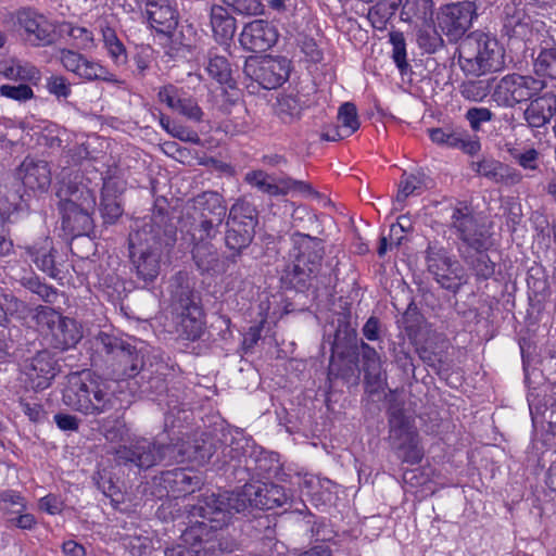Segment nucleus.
<instances>
[{"label": "nucleus", "mask_w": 556, "mask_h": 556, "mask_svg": "<svg viewBox=\"0 0 556 556\" xmlns=\"http://www.w3.org/2000/svg\"><path fill=\"white\" fill-rule=\"evenodd\" d=\"M491 91L490 80L468 79L459 85V92L463 98L473 102L483 101Z\"/></svg>", "instance_id": "nucleus-43"}, {"label": "nucleus", "mask_w": 556, "mask_h": 556, "mask_svg": "<svg viewBox=\"0 0 556 556\" xmlns=\"http://www.w3.org/2000/svg\"><path fill=\"white\" fill-rule=\"evenodd\" d=\"M164 217L153 216L136 220L128 243L137 275L146 282H152L160 274L165 254L176 241V231L170 225H162Z\"/></svg>", "instance_id": "nucleus-2"}, {"label": "nucleus", "mask_w": 556, "mask_h": 556, "mask_svg": "<svg viewBox=\"0 0 556 556\" xmlns=\"http://www.w3.org/2000/svg\"><path fill=\"white\" fill-rule=\"evenodd\" d=\"M470 169L491 181L500 182L503 177L502 173L504 172L503 169H505V164L493 157L483 156L478 161H472L470 163Z\"/></svg>", "instance_id": "nucleus-41"}, {"label": "nucleus", "mask_w": 556, "mask_h": 556, "mask_svg": "<svg viewBox=\"0 0 556 556\" xmlns=\"http://www.w3.org/2000/svg\"><path fill=\"white\" fill-rule=\"evenodd\" d=\"M244 180L263 193L271 197L276 195L277 193L275 179L264 170L258 169L249 172L245 174Z\"/></svg>", "instance_id": "nucleus-49"}, {"label": "nucleus", "mask_w": 556, "mask_h": 556, "mask_svg": "<svg viewBox=\"0 0 556 556\" xmlns=\"http://www.w3.org/2000/svg\"><path fill=\"white\" fill-rule=\"evenodd\" d=\"M523 112L525 121L530 127L540 128L551 122L556 113V96L545 92L530 99Z\"/></svg>", "instance_id": "nucleus-26"}, {"label": "nucleus", "mask_w": 556, "mask_h": 556, "mask_svg": "<svg viewBox=\"0 0 556 556\" xmlns=\"http://www.w3.org/2000/svg\"><path fill=\"white\" fill-rule=\"evenodd\" d=\"M0 73L8 79L31 81L39 78V70L21 61L10 60L0 64Z\"/></svg>", "instance_id": "nucleus-40"}, {"label": "nucleus", "mask_w": 556, "mask_h": 556, "mask_svg": "<svg viewBox=\"0 0 556 556\" xmlns=\"http://www.w3.org/2000/svg\"><path fill=\"white\" fill-rule=\"evenodd\" d=\"M276 188L277 193L275 197L286 195L293 191H296L307 197L318 195V192H316L309 184L302 180H295L290 177H283L276 181Z\"/></svg>", "instance_id": "nucleus-48"}, {"label": "nucleus", "mask_w": 556, "mask_h": 556, "mask_svg": "<svg viewBox=\"0 0 556 556\" xmlns=\"http://www.w3.org/2000/svg\"><path fill=\"white\" fill-rule=\"evenodd\" d=\"M236 14L241 16H257L265 11L262 0H222Z\"/></svg>", "instance_id": "nucleus-51"}, {"label": "nucleus", "mask_w": 556, "mask_h": 556, "mask_svg": "<svg viewBox=\"0 0 556 556\" xmlns=\"http://www.w3.org/2000/svg\"><path fill=\"white\" fill-rule=\"evenodd\" d=\"M210 22L216 41L226 45L232 39L237 28L236 18L225 7L218 4L212 5Z\"/></svg>", "instance_id": "nucleus-31"}, {"label": "nucleus", "mask_w": 556, "mask_h": 556, "mask_svg": "<svg viewBox=\"0 0 556 556\" xmlns=\"http://www.w3.org/2000/svg\"><path fill=\"white\" fill-rule=\"evenodd\" d=\"M278 40L276 27L267 21L254 20L244 25L239 41L243 49L252 52H264Z\"/></svg>", "instance_id": "nucleus-20"}, {"label": "nucleus", "mask_w": 556, "mask_h": 556, "mask_svg": "<svg viewBox=\"0 0 556 556\" xmlns=\"http://www.w3.org/2000/svg\"><path fill=\"white\" fill-rule=\"evenodd\" d=\"M225 217L212 216L200 217L199 224L194 228L193 240L195 242H208L219 233V228Z\"/></svg>", "instance_id": "nucleus-45"}, {"label": "nucleus", "mask_w": 556, "mask_h": 556, "mask_svg": "<svg viewBox=\"0 0 556 556\" xmlns=\"http://www.w3.org/2000/svg\"><path fill=\"white\" fill-rule=\"evenodd\" d=\"M93 345L117 379L131 378L139 374L141 357L130 343L113 334L100 332L94 338Z\"/></svg>", "instance_id": "nucleus-8"}, {"label": "nucleus", "mask_w": 556, "mask_h": 556, "mask_svg": "<svg viewBox=\"0 0 556 556\" xmlns=\"http://www.w3.org/2000/svg\"><path fill=\"white\" fill-rule=\"evenodd\" d=\"M205 71L208 76L220 85L232 87V70L225 55L218 53V49L213 47L206 53Z\"/></svg>", "instance_id": "nucleus-34"}, {"label": "nucleus", "mask_w": 556, "mask_h": 556, "mask_svg": "<svg viewBox=\"0 0 556 556\" xmlns=\"http://www.w3.org/2000/svg\"><path fill=\"white\" fill-rule=\"evenodd\" d=\"M192 257L202 274L214 276L225 271V262L210 242H194Z\"/></svg>", "instance_id": "nucleus-28"}, {"label": "nucleus", "mask_w": 556, "mask_h": 556, "mask_svg": "<svg viewBox=\"0 0 556 556\" xmlns=\"http://www.w3.org/2000/svg\"><path fill=\"white\" fill-rule=\"evenodd\" d=\"M426 264L429 273L443 289L456 293L467 282L464 267L439 242L428 244Z\"/></svg>", "instance_id": "nucleus-11"}, {"label": "nucleus", "mask_w": 556, "mask_h": 556, "mask_svg": "<svg viewBox=\"0 0 556 556\" xmlns=\"http://www.w3.org/2000/svg\"><path fill=\"white\" fill-rule=\"evenodd\" d=\"M112 415L103 419L100 424V430L104 438L110 442H119L128 435V427L123 418V407L118 401L115 409H112Z\"/></svg>", "instance_id": "nucleus-37"}, {"label": "nucleus", "mask_w": 556, "mask_h": 556, "mask_svg": "<svg viewBox=\"0 0 556 556\" xmlns=\"http://www.w3.org/2000/svg\"><path fill=\"white\" fill-rule=\"evenodd\" d=\"M98 184L79 173L63 178L56 191L63 229L81 235L92 227L91 214L97 205Z\"/></svg>", "instance_id": "nucleus-3"}, {"label": "nucleus", "mask_w": 556, "mask_h": 556, "mask_svg": "<svg viewBox=\"0 0 556 556\" xmlns=\"http://www.w3.org/2000/svg\"><path fill=\"white\" fill-rule=\"evenodd\" d=\"M490 245V238H488V243L484 248H469L471 251L463 253L465 263L470 267L478 279H490L495 273V263L486 253Z\"/></svg>", "instance_id": "nucleus-32"}, {"label": "nucleus", "mask_w": 556, "mask_h": 556, "mask_svg": "<svg viewBox=\"0 0 556 556\" xmlns=\"http://www.w3.org/2000/svg\"><path fill=\"white\" fill-rule=\"evenodd\" d=\"M418 46L427 53H434L443 47V39L433 29L420 30L417 36Z\"/></svg>", "instance_id": "nucleus-57"}, {"label": "nucleus", "mask_w": 556, "mask_h": 556, "mask_svg": "<svg viewBox=\"0 0 556 556\" xmlns=\"http://www.w3.org/2000/svg\"><path fill=\"white\" fill-rule=\"evenodd\" d=\"M18 176L27 190L39 193L47 192L52 181L49 163L30 156L25 157L20 165Z\"/></svg>", "instance_id": "nucleus-24"}, {"label": "nucleus", "mask_w": 556, "mask_h": 556, "mask_svg": "<svg viewBox=\"0 0 556 556\" xmlns=\"http://www.w3.org/2000/svg\"><path fill=\"white\" fill-rule=\"evenodd\" d=\"M63 403L85 415L110 413L118 405L111 383L89 372L71 375L63 390Z\"/></svg>", "instance_id": "nucleus-5"}, {"label": "nucleus", "mask_w": 556, "mask_h": 556, "mask_svg": "<svg viewBox=\"0 0 556 556\" xmlns=\"http://www.w3.org/2000/svg\"><path fill=\"white\" fill-rule=\"evenodd\" d=\"M144 16L155 31L168 35L178 25V12L167 0H149L144 5Z\"/></svg>", "instance_id": "nucleus-25"}, {"label": "nucleus", "mask_w": 556, "mask_h": 556, "mask_svg": "<svg viewBox=\"0 0 556 556\" xmlns=\"http://www.w3.org/2000/svg\"><path fill=\"white\" fill-rule=\"evenodd\" d=\"M291 495L287 490L275 483L253 482L244 484L239 491L226 498L211 493L199 501L191 510L192 516H202L210 520L214 528L228 525L232 513L244 511L249 507L274 509L289 503Z\"/></svg>", "instance_id": "nucleus-1"}, {"label": "nucleus", "mask_w": 556, "mask_h": 556, "mask_svg": "<svg viewBox=\"0 0 556 556\" xmlns=\"http://www.w3.org/2000/svg\"><path fill=\"white\" fill-rule=\"evenodd\" d=\"M303 483L312 497L321 500L324 503L331 502L333 489H336V484L331 480L311 476L305 478Z\"/></svg>", "instance_id": "nucleus-44"}, {"label": "nucleus", "mask_w": 556, "mask_h": 556, "mask_svg": "<svg viewBox=\"0 0 556 556\" xmlns=\"http://www.w3.org/2000/svg\"><path fill=\"white\" fill-rule=\"evenodd\" d=\"M434 10L433 0H406L401 10V20L407 23H429Z\"/></svg>", "instance_id": "nucleus-36"}, {"label": "nucleus", "mask_w": 556, "mask_h": 556, "mask_svg": "<svg viewBox=\"0 0 556 556\" xmlns=\"http://www.w3.org/2000/svg\"><path fill=\"white\" fill-rule=\"evenodd\" d=\"M202 479L186 468H174L152 480V494L157 498L180 497L200 489Z\"/></svg>", "instance_id": "nucleus-16"}, {"label": "nucleus", "mask_w": 556, "mask_h": 556, "mask_svg": "<svg viewBox=\"0 0 556 556\" xmlns=\"http://www.w3.org/2000/svg\"><path fill=\"white\" fill-rule=\"evenodd\" d=\"M401 4L402 0H379L369 9L367 15L372 27L383 30Z\"/></svg>", "instance_id": "nucleus-39"}, {"label": "nucleus", "mask_w": 556, "mask_h": 556, "mask_svg": "<svg viewBox=\"0 0 556 556\" xmlns=\"http://www.w3.org/2000/svg\"><path fill=\"white\" fill-rule=\"evenodd\" d=\"M125 545L132 556H149L152 549L150 538L144 535L130 536Z\"/></svg>", "instance_id": "nucleus-59"}, {"label": "nucleus", "mask_w": 556, "mask_h": 556, "mask_svg": "<svg viewBox=\"0 0 556 556\" xmlns=\"http://www.w3.org/2000/svg\"><path fill=\"white\" fill-rule=\"evenodd\" d=\"M176 331L182 339L195 341L204 331L202 309L194 303H190L179 315Z\"/></svg>", "instance_id": "nucleus-29"}, {"label": "nucleus", "mask_w": 556, "mask_h": 556, "mask_svg": "<svg viewBox=\"0 0 556 556\" xmlns=\"http://www.w3.org/2000/svg\"><path fill=\"white\" fill-rule=\"evenodd\" d=\"M21 285L31 293L38 295V298L46 303L53 304L56 302L59 295L58 290L42 282L37 276L23 277Z\"/></svg>", "instance_id": "nucleus-42"}, {"label": "nucleus", "mask_w": 556, "mask_h": 556, "mask_svg": "<svg viewBox=\"0 0 556 556\" xmlns=\"http://www.w3.org/2000/svg\"><path fill=\"white\" fill-rule=\"evenodd\" d=\"M545 86L544 80L532 75L510 73L495 83L491 99L500 108L514 109L539 96Z\"/></svg>", "instance_id": "nucleus-9"}, {"label": "nucleus", "mask_w": 556, "mask_h": 556, "mask_svg": "<svg viewBox=\"0 0 556 556\" xmlns=\"http://www.w3.org/2000/svg\"><path fill=\"white\" fill-rule=\"evenodd\" d=\"M534 71L538 75L556 79V48L542 50L534 61Z\"/></svg>", "instance_id": "nucleus-50"}, {"label": "nucleus", "mask_w": 556, "mask_h": 556, "mask_svg": "<svg viewBox=\"0 0 556 556\" xmlns=\"http://www.w3.org/2000/svg\"><path fill=\"white\" fill-rule=\"evenodd\" d=\"M194 506L195 505H192L191 508L189 509V516L192 518L199 517V515H197V516L191 515V510ZM200 518H202V520L194 521V523H197L198 526L197 527L192 526L184 534L185 541H188L189 538H193L194 540L198 541V543L193 544L191 547H186L184 545H177V546H173L170 548H166L164 552V556H212V555H208V552L214 551L217 545H218V549L220 552H224V551L230 552L231 551V548L222 547L220 543H217L216 541H213V540H206L205 545L202 547L203 539L195 533L198 531L204 532L206 530H216L217 528L212 527L211 526L212 523L210 522V520L203 518L202 516H200Z\"/></svg>", "instance_id": "nucleus-19"}, {"label": "nucleus", "mask_w": 556, "mask_h": 556, "mask_svg": "<svg viewBox=\"0 0 556 556\" xmlns=\"http://www.w3.org/2000/svg\"><path fill=\"white\" fill-rule=\"evenodd\" d=\"M192 207L200 217H226L227 207L224 198L216 191H205L192 199Z\"/></svg>", "instance_id": "nucleus-35"}, {"label": "nucleus", "mask_w": 556, "mask_h": 556, "mask_svg": "<svg viewBox=\"0 0 556 556\" xmlns=\"http://www.w3.org/2000/svg\"><path fill=\"white\" fill-rule=\"evenodd\" d=\"M45 87L59 101L67 100L72 96V84L63 75L53 74L47 77Z\"/></svg>", "instance_id": "nucleus-52"}, {"label": "nucleus", "mask_w": 556, "mask_h": 556, "mask_svg": "<svg viewBox=\"0 0 556 556\" xmlns=\"http://www.w3.org/2000/svg\"><path fill=\"white\" fill-rule=\"evenodd\" d=\"M390 440L397 451L402 452V460L412 465L419 464L424 450L419 446L418 434L409 426L402 413H394L389 419Z\"/></svg>", "instance_id": "nucleus-17"}, {"label": "nucleus", "mask_w": 556, "mask_h": 556, "mask_svg": "<svg viewBox=\"0 0 556 556\" xmlns=\"http://www.w3.org/2000/svg\"><path fill=\"white\" fill-rule=\"evenodd\" d=\"M514 161L526 170H536L539 168L540 153L534 148L509 151Z\"/></svg>", "instance_id": "nucleus-55"}, {"label": "nucleus", "mask_w": 556, "mask_h": 556, "mask_svg": "<svg viewBox=\"0 0 556 556\" xmlns=\"http://www.w3.org/2000/svg\"><path fill=\"white\" fill-rule=\"evenodd\" d=\"M422 189L421 180L415 175H403L399 191L396 194L397 202H404L409 195L419 194Z\"/></svg>", "instance_id": "nucleus-56"}, {"label": "nucleus", "mask_w": 556, "mask_h": 556, "mask_svg": "<svg viewBox=\"0 0 556 556\" xmlns=\"http://www.w3.org/2000/svg\"><path fill=\"white\" fill-rule=\"evenodd\" d=\"M312 538L316 542H330L336 538L332 527L325 520H319L311 528Z\"/></svg>", "instance_id": "nucleus-61"}, {"label": "nucleus", "mask_w": 556, "mask_h": 556, "mask_svg": "<svg viewBox=\"0 0 556 556\" xmlns=\"http://www.w3.org/2000/svg\"><path fill=\"white\" fill-rule=\"evenodd\" d=\"M25 251L38 269L51 277L56 276L54 249L51 238L42 237L33 244L26 245Z\"/></svg>", "instance_id": "nucleus-30"}, {"label": "nucleus", "mask_w": 556, "mask_h": 556, "mask_svg": "<svg viewBox=\"0 0 556 556\" xmlns=\"http://www.w3.org/2000/svg\"><path fill=\"white\" fill-rule=\"evenodd\" d=\"M0 94L9 99L23 102L31 99L34 97V91L28 85L25 84L17 86L2 85L0 87Z\"/></svg>", "instance_id": "nucleus-58"}, {"label": "nucleus", "mask_w": 556, "mask_h": 556, "mask_svg": "<svg viewBox=\"0 0 556 556\" xmlns=\"http://www.w3.org/2000/svg\"><path fill=\"white\" fill-rule=\"evenodd\" d=\"M307 108L303 97L293 93H282L277 97L275 113L283 124H292L302 117Z\"/></svg>", "instance_id": "nucleus-33"}, {"label": "nucleus", "mask_w": 556, "mask_h": 556, "mask_svg": "<svg viewBox=\"0 0 556 556\" xmlns=\"http://www.w3.org/2000/svg\"><path fill=\"white\" fill-rule=\"evenodd\" d=\"M451 228L468 248H484L488 243L489 237L479 226L471 208L465 204L453 208Z\"/></svg>", "instance_id": "nucleus-18"}, {"label": "nucleus", "mask_w": 556, "mask_h": 556, "mask_svg": "<svg viewBox=\"0 0 556 556\" xmlns=\"http://www.w3.org/2000/svg\"><path fill=\"white\" fill-rule=\"evenodd\" d=\"M457 64L467 77L496 73L505 65V50L494 36L477 30L459 41Z\"/></svg>", "instance_id": "nucleus-6"}, {"label": "nucleus", "mask_w": 556, "mask_h": 556, "mask_svg": "<svg viewBox=\"0 0 556 556\" xmlns=\"http://www.w3.org/2000/svg\"><path fill=\"white\" fill-rule=\"evenodd\" d=\"M64 31L75 41L80 50H92L96 48L93 34L90 29L81 26L66 24Z\"/></svg>", "instance_id": "nucleus-53"}, {"label": "nucleus", "mask_w": 556, "mask_h": 556, "mask_svg": "<svg viewBox=\"0 0 556 556\" xmlns=\"http://www.w3.org/2000/svg\"><path fill=\"white\" fill-rule=\"evenodd\" d=\"M178 113L184 115L189 121H192L195 123L201 122L203 119V115H204V113H203L202 109L199 106L198 102L191 97H189L188 100H185V103Z\"/></svg>", "instance_id": "nucleus-63"}, {"label": "nucleus", "mask_w": 556, "mask_h": 556, "mask_svg": "<svg viewBox=\"0 0 556 556\" xmlns=\"http://www.w3.org/2000/svg\"><path fill=\"white\" fill-rule=\"evenodd\" d=\"M428 134L433 143L451 149H459L470 155L477 154L481 149L478 138L472 137L462 128L452 126L430 128Z\"/></svg>", "instance_id": "nucleus-21"}, {"label": "nucleus", "mask_w": 556, "mask_h": 556, "mask_svg": "<svg viewBox=\"0 0 556 556\" xmlns=\"http://www.w3.org/2000/svg\"><path fill=\"white\" fill-rule=\"evenodd\" d=\"M102 43L109 58L116 65H124L127 62V50L121 36L109 25L100 26Z\"/></svg>", "instance_id": "nucleus-38"}, {"label": "nucleus", "mask_w": 556, "mask_h": 556, "mask_svg": "<svg viewBox=\"0 0 556 556\" xmlns=\"http://www.w3.org/2000/svg\"><path fill=\"white\" fill-rule=\"evenodd\" d=\"M361 352H362V361H363V369L365 371L366 378L378 379L381 374V358L377 351L367 344L366 342H361Z\"/></svg>", "instance_id": "nucleus-46"}, {"label": "nucleus", "mask_w": 556, "mask_h": 556, "mask_svg": "<svg viewBox=\"0 0 556 556\" xmlns=\"http://www.w3.org/2000/svg\"><path fill=\"white\" fill-rule=\"evenodd\" d=\"M248 441L240 434V438H231L229 444H227L223 451L225 457L230 459L239 460L245 454V446Z\"/></svg>", "instance_id": "nucleus-62"}, {"label": "nucleus", "mask_w": 556, "mask_h": 556, "mask_svg": "<svg viewBox=\"0 0 556 556\" xmlns=\"http://www.w3.org/2000/svg\"><path fill=\"white\" fill-rule=\"evenodd\" d=\"M339 126L343 129V136H351L359 128L356 106L351 102L343 103L338 111Z\"/></svg>", "instance_id": "nucleus-47"}, {"label": "nucleus", "mask_w": 556, "mask_h": 556, "mask_svg": "<svg viewBox=\"0 0 556 556\" xmlns=\"http://www.w3.org/2000/svg\"><path fill=\"white\" fill-rule=\"evenodd\" d=\"M477 17L473 2L460 1L442 7L438 13V26L450 41L462 40Z\"/></svg>", "instance_id": "nucleus-15"}, {"label": "nucleus", "mask_w": 556, "mask_h": 556, "mask_svg": "<svg viewBox=\"0 0 556 556\" xmlns=\"http://www.w3.org/2000/svg\"><path fill=\"white\" fill-rule=\"evenodd\" d=\"M16 23L29 43L45 46L51 42L52 26L42 14L31 9H21L16 12Z\"/></svg>", "instance_id": "nucleus-22"}, {"label": "nucleus", "mask_w": 556, "mask_h": 556, "mask_svg": "<svg viewBox=\"0 0 556 556\" xmlns=\"http://www.w3.org/2000/svg\"><path fill=\"white\" fill-rule=\"evenodd\" d=\"M34 326L50 346L65 351L74 348L83 334L77 323L50 306L37 305L33 313Z\"/></svg>", "instance_id": "nucleus-7"}, {"label": "nucleus", "mask_w": 556, "mask_h": 556, "mask_svg": "<svg viewBox=\"0 0 556 556\" xmlns=\"http://www.w3.org/2000/svg\"><path fill=\"white\" fill-rule=\"evenodd\" d=\"M58 59L65 71L73 73L83 81H105L116 86L123 84V81L100 61L89 59L77 51L61 49Z\"/></svg>", "instance_id": "nucleus-13"}, {"label": "nucleus", "mask_w": 556, "mask_h": 556, "mask_svg": "<svg viewBox=\"0 0 556 556\" xmlns=\"http://www.w3.org/2000/svg\"><path fill=\"white\" fill-rule=\"evenodd\" d=\"M302 241L299 243L294 261L285 270L283 279L293 288L302 289L309 285L312 278L318 273L321 254L320 241L307 235H300Z\"/></svg>", "instance_id": "nucleus-12"}, {"label": "nucleus", "mask_w": 556, "mask_h": 556, "mask_svg": "<svg viewBox=\"0 0 556 556\" xmlns=\"http://www.w3.org/2000/svg\"><path fill=\"white\" fill-rule=\"evenodd\" d=\"M100 210L105 223H114L122 214L123 208L117 199V193L124 190V182L113 177L103 178Z\"/></svg>", "instance_id": "nucleus-27"}, {"label": "nucleus", "mask_w": 556, "mask_h": 556, "mask_svg": "<svg viewBox=\"0 0 556 556\" xmlns=\"http://www.w3.org/2000/svg\"><path fill=\"white\" fill-rule=\"evenodd\" d=\"M493 113L488 108H471L466 112V119L475 131H479L483 123L493 118Z\"/></svg>", "instance_id": "nucleus-60"}, {"label": "nucleus", "mask_w": 556, "mask_h": 556, "mask_svg": "<svg viewBox=\"0 0 556 556\" xmlns=\"http://www.w3.org/2000/svg\"><path fill=\"white\" fill-rule=\"evenodd\" d=\"M24 374L31 389L43 390L56 375V362L48 351L38 352L25 363Z\"/></svg>", "instance_id": "nucleus-23"}, {"label": "nucleus", "mask_w": 556, "mask_h": 556, "mask_svg": "<svg viewBox=\"0 0 556 556\" xmlns=\"http://www.w3.org/2000/svg\"><path fill=\"white\" fill-rule=\"evenodd\" d=\"M256 225L257 212L251 203L238 200L232 204L226 223L225 244L233 251V257L251 244Z\"/></svg>", "instance_id": "nucleus-10"}, {"label": "nucleus", "mask_w": 556, "mask_h": 556, "mask_svg": "<svg viewBox=\"0 0 556 556\" xmlns=\"http://www.w3.org/2000/svg\"><path fill=\"white\" fill-rule=\"evenodd\" d=\"M244 73L264 89H276L289 78L290 61L283 56L251 58L245 61Z\"/></svg>", "instance_id": "nucleus-14"}, {"label": "nucleus", "mask_w": 556, "mask_h": 556, "mask_svg": "<svg viewBox=\"0 0 556 556\" xmlns=\"http://www.w3.org/2000/svg\"><path fill=\"white\" fill-rule=\"evenodd\" d=\"M38 506L49 515H58L63 509V501L55 494H48L39 500Z\"/></svg>", "instance_id": "nucleus-64"}, {"label": "nucleus", "mask_w": 556, "mask_h": 556, "mask_svg": "<svg viewBox=\"0 0 556 556\" xmlns=\"http://www.w3.org/2000/svg\"><path fill=\"white\" fill-rule=\"evenodd\" d=\"M213 455L212 446L169 444L161 446L156 442L140 438L131 442L129 446H119L115 452L116 460L119 464H132L138 468L148 469L159 462L193 460L199 464L207 463Z\"/></svg>", "instance_id": "nucleus-4"}, {"label": "nucleus", "mask_w": 556, "mask_h": 556, "mask_svg": "<svg viewBox=\"0 0 556 556\" xmlns=\"http://www.w3.org/2000/svg\"><path fill=\"white\" fill-rule=\"evenodd\" d=\"M390 42L392 45V58L401 73H404L408 67L406 61V43L403 33H390Z\"/></svg>", "instance_id": "nucleus-54"}]
</instances>
